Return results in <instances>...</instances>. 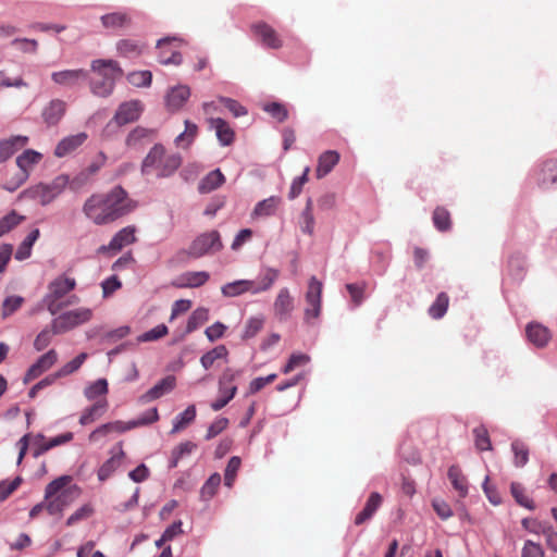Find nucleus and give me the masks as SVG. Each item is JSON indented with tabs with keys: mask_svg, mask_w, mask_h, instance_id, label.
<instances>
[{
	"mask_svg": "<svg viewBox=\"0 0 557 557\" xmlns=\"http://www.w3.org/2000/svg\"><path fill=\"white\" fill-rule=\"evenodd\" d=\"M136 203L121 186L92 194L83 205L85 216L96 225H107L132 212Z\"/></svg>",
	"mask_w": 557,
	"mask_h": 557,
	"instance_id": "obj_1",
	"label": "nucleus"
},
{
	"mask_svg": "<svg viewBox=\"0 0 557 557\" xmlns=\"http://www.w3.org/2000/svg\"><path fill=\"white\" fill-rule=\"evenodd\" d=\"M94 77L90 90L95 96L108 97L112 94L115 83L123 76V70L114 60L98 59L90 64Z\"/></svg>",
	"mask_w": 557,
	"mask_h": 557,
	"instance_id": "obj_2",
	"label": "nucleus"
},
{
	"mask_svg": "<svg viewBox=\"0 0 557 557\" xmlns=\"http://www.w3.org/2000/svg\"><path fill=\"white\" fill-rule=\"evenodd\" d=\"M75 287L76 280L65 274H61L52 280L48 284V292L44 297V304L47 310L52 315H55L65 307L78 304L79 298L76 295H70L65 300H63V298L74 290Z\"/></svg>",
	"mask_w": 557,
	"mask_h": 557,
	"instance_id": "obj_3",
	"label": "nucleus"
},
{
	"mask_svg": "<svg viewBox=\"0 0 557 557\" xmlns=\"http://www.w3.org/2000/svg\"><path fill=\"white\" fill-rule=\"evenodd\" d=\"M70 482L71 476L63 475L47 485L45 491L46 510L50 515L62 513L79 496V488L77 486L66 488Z\"/></svg>",
	"mask_w": 557,
	"mask_h": 557,
	"instance_id": "obj_4",
	"label": "nucleus"
},
{
	"mask_svg": "<svg viewBox=\"0 0 557 557\" xmlns=\"http://www.w3.org/2000/svg\"><path fill=\"white\" fill-rule=\"evenodd\" d=\"M182 158L178 153H166L161 144H156L141 164L144 174L156 173L158 177H168L181 166Z\"/></svg>",
	"mask_w": 557,
	"mask_h": 557,
	"instance_id": "obj_5",
	"label": "nucleus"
},
{
	"mask_svg": "<svg viewBox=\"0 0 557 557\" xmlns=\"http://www.w3.org/2000/svg\"><path fill=\"white\" fill-rule=\"evenodd\" d=\"M240 373V370H234L232 368L224 369L218 381L219 397L211 403V409L213 411L223 409L235 397L237 393L235 382Z\"/></svg>",
	"mask_w": 557,
	"mask_h": 557,
	"instance_id": "obj_6",
	"label": "nucleus"
},
{
	"mask_svg": "<svg viewBox=\"0 0 557 557\" xmlns=\"http://www.w3.org/2000/svg\"><path fill=\"white\" fill-rule=\"evenodd\" d=\"M92 317L89 308H78L60 314L52 322L53 334L65 333L78 325L88 322Z\"/></svg>",
	"mask_w": 557,
	"mask_h": 557,
	"instance_id": "obj_7",
	"label": "nucleus"
},
{
	"mask_svg": "<svg viewBox=\"0 0 557 557\" xmlns=\"http://www.w3.org/2000/svg\"><path fill=\"white\" fill-rule=\"evenodd\" d=\"M322 290V282H320L315 276H311L308 283V289L305 295L307 307L305 309L304 315L307 323L318 319L321 314Z\"/></svg>",
	"mask_w": 557,
	"mask_h": 557,
	"instance_id": "obj_8",
	"label": "nucleus"
},
{
	"mask_svg": "<svg viewBox=\"0 0 557 557\" xmlns=\"http://www.w3.org/2000/svg\"><path fill=\"white\" fill-rule=\"evenodd\" d=\"M223 244L218 231H211L197 236L188 247V255L193 258H200L208 253L220 251Z\"/></svg>",
	"mask_w": 557,
	"mask_h": 557,
	"instance_id": "obj_9",
	"label": "nucleus"
},
{
	"mask_svg": "<svg viewBox=\"0 0 557 557\" xmlns=\"http://www.w3.org/2000/svg\"><path fill=\"white\" fill-rule=\"evenodd\" d=\"M41 158L42 156L33 149H27L21 156H18L16 159V164L20 169V172L16 174L14 180L7 183L5 188L10 191L17 189L28 178L29 171L34 165L39 163Z\"/></svg>",
	"mask_w": 557,
	"mask_h": 557,
	"instance_id": "obj_10",
	"label": "nucleus"
},
{
	"mask_svg": "<svg viewBox=\"0 0 557 557\" xmlns=\"http://www.w3.org/2000/svg\"><path fill=\"white\" fill-rule=\"evenodd\" d=\"M181 40L177 37H165L159 39L157 48L159 49V62L164 65H178L182 63V54L178 52Z\"/></svg>",
	"mask_w": 557,
	"mask_h": 557,
	"instance_id": "obj_11",
	"label": "nucleus"
},
{
	"mask_svg": "<svg viewBox=\"0 0 557 557\" xmlns=\"http://www.w3.org/2000/svg\"><path fill=\"white\" fill-rule=\"evenodd\" d=\"M295 309L294 298L287 287L278 290L273 302V314L278 321H287Z\"/></svg>",
	"mask_w": 557,
	"mask_h": 557,
	"instance_id": "obj_12",
	"label": "nucleus"
},
{
	"mask_svg": "<svg viewBox=\"0 0 557 557\" xmlns=\"http://www.w3.org/2000/svg\"><path fill=\"white\" fill-rule=\"evenodd\" d=\"M280 276V271L273 268H265L258 280H247V293L252 295L268 292L272 288Z\"/></svg>",
	"mask_w": 557,
	"mask_h": 557,
	"instance_id": "obj_13",
	"label": "nucleus"
},
{
	"mask_svg": "<svg viewBox=\"0 0 557 557\" xmlns=\"http://www.w3.org/2000/svg\"><path fill=\"white\" fill-rule=\"evenodd\" d=\"M251 32L263 46L270 49H280L283 46V41L276 30L264 22L252 24Z\"/></svg>",
	"mask_w": 557,
	"mask_h": 557,
	"instance_id": "obj_14",
	"label": "nucleus"
},
{
	"mask_svg": "<svg viewBox=\"0 0 557 557\" xmlns=\"http://www.w3.org/2000/svg\"><path fill=\"white\" fill-rule=\"evenodd\" d=\"M65 181L58 177L51 184H39L33 189L34 197L42 205L46 206L53 201L63 190Z\"/></svg>",
	"mask_w": 557,
	"mask_h": 557,
	"instance_id": "obj_15",
	"label": "nucleus"
},
{
	"mask_svg": "<svg viewBox=\"0 0 557 557\" xmlns=\"http://www.w3.org/2000/svg\"><path fill=\"white\" fill-rule=\"evenodd\" d=\"M58 360V354L54 349H50L42 356L38 358V360L30 366V368L27 370L23 382L25 384H28L33 380L40 376L44 372L48 371Z\"/></svg>",
	"mask_w": 557,
	"mask_h": 557,
	"instance_id": "obj_16",
	"label": "nucleus"
},
{
	"mask_svg": "<svg viewBox=\"0 0 557 557\" xmlns=\"http://www.w3.org/2000/svg\"><path fill=\"white\" fill-rule=\"evenodd\" d=\"M143 104L139 100L123 102L114 114V121L119 125H125L135 122L140 116Z\"/></svg>",
	"mask_w": 557,
	"mask_h": 557,
	"instance_id": "obj_17",
	"label": "nucleus"
},
{
	"mask_svg": "<svg viewBox=\"0 0 557 557\" xmlns=\"http://www.w3.org/2000/svg\"><path fill=\"white\" fill-rule=\"evenodd\" d=\"M210 278L206 271H188L182 273L172 281V286L176 288H197L205 285Z\"/></svg>",
	"mask_w": 557,
	"mask_h": 557,
	"instance_id": "obj_18",
	"label": "nucleus"
},
{
	"mask_svg": "<svg viewBox=\"0 0 557 557\" xmlns=\"http://www.w3.org/2000/svg\"><path fill=\"white\" fill-rule=\"evenodd\" d=\"M66 102L61 99L50 100L41 111V117L47 126L57 125L66 112Z\"/></svg>",
	"mask_w": 557,
	"mask_h": 557,
	"instance_id": "obj_19",
	"label": "nucleus"
},
{
	"mask_svg": "<svg viewBox=\"0 0 557 557\" xmlns=\"http://www.w3.org/2000/svg\"><path fill=\"white\" fill-rule=\"evenodd\" d=\"M176 386V379L174 375H168L159 381L154 386L148 389L144 395L140 396L139 401L143 404L162 397L164 394L172 392Z\"/></svg>",
	"mask_w": 557,
	"mask_h": 557,
	"instance_id": "obj_20",
	"label": "nucleus"
},
{
	"mask_svg": "<svg viewBox=\"0 0 557 557\" xmlns=\"http://www.w3.org/2000/svg\"><path fill=\"white\" fill-rule=\"evenodd\" d=\"M207 122L210 129H214L222 146H230L234 143L235 132L226 121L220 117H209Z\"/></svg>",
	"mask_w": 557,
	"mask_h": 557,
	"instance_id": "obj_21",
	"label": "nucleus"
},
{
	"mask_svg": "<svg viewBox=\"0 0 557 557\" xmlns=\"http://www.w3.org/2000/svg\"><path fill=\"white\" fill-rule=\"evenodd\" d=\"M73 436L72 432H66L47 441L44 435L38 434L35 437L36 448L33 455L37 458L53 447L71 442Z\"/></svg>",
	"mask_w": 557,
	"mask_h": 557,
	"instance_id": "obj_22",
	"label": "nucleus"
},
{
	"mask_svg": "<svg viewBox=\"0 0 557 557\" xmlns=\"http://www.w3.org/2000/svg\"><path fill=\"white\" fill-rule=\"evenodd\" d=\"M525 335L539 348L545 347L552 338L550 331L539 322H530L525 327Z\"/></svg>",
	"mask_w": 557,
	"mask_h": 557,
	"instance_id": "obj_23",
	"label": "nucleus"
},
{
	"mask_svg": "<svg viewBox=\"0 0 557 557\" xmlns=\"http://www.w3.org/2000/svg\"><path fill=\"white\" fill-rule=\"evenodd\" d=\"M88 77V72L78 69V70H64L60 72H53L51 74L52 81L64 87H74L76 86L81 81H86Z\"/></svg>",
	"mask_w": 557,
	"mask_h": 557,
	"instance_id": "obj_24",
	"label": "nucleus"
},
{
	"mask_svg": "<svg viewBox=\"0 0 557 557\" xmlns=\"http://www.w3.org/2000/svg\"><path fill=\"white\" fill-rule=\"evenodd\" d=\"M135 227L126 226L119 231L110 240L108 246H101L99 251L113 250L120 251L123 247L133 244L136 240Z\"/></svg>",
	"mask_w": 557,
	"mask_h": 557,
	"instance_id": "obj_25",
	"label": "nucleus"
},
{
	"mask_svg": "<svg viewBox=\"0 0 557 557\" xmlns=\"http://www.w3.org/2000/svg\"><path fill=\"white\" fill-rule=\"evenodd\" d=\"M28 137L15 135L8 139L0 140V163L9 160L16 151L28 144Z\"/></svg>",
	"mask_w": 557,
	"mask_h": 557,
	"instance_id": "obj_26",
	"label": "nucleus"
},
{
	"mask_svg": "<svg viewBox=\"0 0 557 557\" xmlns=\"http://www.w3.org/2000/svg\"><path fill=\"white\" fill-rule=\"evenodd\" d=\"M383 497L377 492H372L367 499L363 509L355 517V524L361 525L369 521L381 507Z\"/></svg>",
	"mask_w": 557,
	"mask_h": 557,
	"instance_id": "obj_27",
	"label": "nucleus"
},
{
	"mask_svg": "<svg viewBox=\"0 0 557 557\" xmlns=\"http://www.w3.org/2000/svg\"><path fill=\"white\" fill-rule=\"evenodd\" d=\"M88 138L85 132L63 138L55 147L54 154L59 158L65 157L81 147Z\"/></svg>",
	"mask_w": 557,
	"mask_h": 557,
	"instance_id": "obj_28",
	"label": "nucleus"
},
{
	"mask_svg": "<svg viewBox=\"0 0 557 557\" xmlns=\"http://www.w3.org/2000/svg\"><path fill=\"white\" fill-rule=\"evenodd\" d=\"M341 156L335 150H326L320 154L315 174L318 178L327 175L334 166L339 162Z\"/></svg>",
	"mask_w": 557,
	"mask_h": 557,
	"instance_id": "obj_29",
	"label": "nucleus"
},
{
	"mask_svg": "<svg viewBox=\"0 0 557 557\" xmlns=\"http://www.w3.org/2000/svg\"><path fill=\"white\" fill-rule=\"evenodd\" d=\"M447 476L459 497L465 498L468 495L469 483L461 469L456 465L449 467Z\"/></svg>",
	"mask_w": 557,
	"mask_h": 557,
	"instance_id": "obj_30",
	"label": "nucleus"
},
{
	"mask_svg": "<svg viewBox=\"0 0 557 557\" xmlns=\"http://www.w3.org/2000/svg\"><path fill=\"white\" fill-rule=\"evenodd\" d=\"M190 96V90L187 86L181 85L170 90L166 96V106L170 110L176 111L181 109Z\"/></svg>",
	"mask_w": 557,
	"mask_h": 557,
	"instance_id": "obj_31",
	"label": "nucleus"
},
{
	"mask_svg": "<svg viewBox=\"0 0 557 557\" xmlns=\"http://www.w3.org/2000/svg\"><path fill=\"white\" fill-rule=\"evenodd\" d=\"M101 23L104 28L119 29L128 27L132 18L126 12H112L101 16Z\"/></svg>",
	"mask_w": 557,
	"mask_h": 557,
	"instance_id": "obj_32",
	"label": "nucleus"
},
{
	"mask_svg": "<svg viewBox=\"0 0 557 557\" xmlns=\"http://www.w3.org/2000/svg\"><path fill=\"white\" fill-rule=\"evenodd\" d=\"M539 183L543 188H549L557 184V160H548L543 163L539 174Z\"/></svg>",
	"mask_w": 557,
	"mask_h": 557,
	"instance_id": "obj_33",
	"label": "nucleus"
},
{
	"mask_svg": "<svg viewBox=\"0 0 557 557\" xmlns=\"http://www.w3.org/2000/svg\"><path fill=\"white\" fill-rule=\"evenodd\" d=\"M508 273L515 280H522L527 271V257L521 252H513L508 259Z\"/></svg>",
	"mask_w": 557,
	"mask_h": 557,
	"instance_id": "obj_34",
	"label": "nucleus"
},
{
	"mask_svg": "<svg viewBox=\"0 0 557 557\" xmlns=\"http://www.w3.org/2000/svg\"><path fill=\"white\" fill-rule=\"evenodd\" d=\"M228 350L225 345H218L211 350L203 354L200 358V364L205 370H209L214 367L219 360L227 361Z\"/></svg>",
	"mask_w": 557,
	"mask_h": 557,
	"instance_id": "obj_35",
	"label": "nucleus"
},
{
	"mask_svg": "<svg viewBox=\"0 0 557 557\" xmlns=\"http://www.w3.org/2000/svg\"><path fill=\"white\" fill-rule=\"evenodd\" d=\"M145 49V45L133 39H121L116 42V50L121 57L137 58Z\"/></svg>",
	"mask_w": 557,
	"mask_h": 557,
	"instance_id": "obj_36",
	"label": "nucleus"
},
{
	"mask_svg": "<svg viewBox=\"0 0 557 557\" xmlns=\"http://www.w3.org/2000/svg\"><path fill=\"white\" fill-rule=\"evenodd\" d=\"M196 406L189 405L182 413L177 414L173 420V426L171 430V434H176L183 430H185L190 423H193L196 419Z\"/></svg>",
	"mask_w": 557,
	"mask_h": 557,
	"instance_id": "obj_37",
	"label": "nucleus"
},
{
	"mask_svg": "<svg viewBox=\"0 0 557 557\" xmlns=\"http://www.w3.org/2000/svg\"><path fill=\"white\" fill-rule=\"evenodd\" d=\"M108 408L107 399H101L96 401L92 406L86 408L79 418V423L82 425H87L92 423L98 418H100Z\"/></svg>",
	"mask_w": 557,
	"mask_h": 557,
	"instance_id": "obj_38",
	"label": "nucleus"
},
{
	"mask_svg": "<svg viewBox=\"0 0 557 557\" xmlns=\"http://www.w3.org/2000/svg\"><path fill=\"white\" fill-rule=\"evenodd\" d=\"M196 448L197 445L191 441L180 443L171 451V457L169 459V468H176L180 460L190 455Z\"/></svg>",
	"mask_w": 557,
	"mask_h": 557,
	"instance_id": "obj_39",
	"label": "nucleus"
},
{
	"mask_svg": "<svg viewBox=\"0 0 557 557\" xmlns=\"http://www.w3.org/2000/svg\"><path fill=\"white\" fill-rule=\"evenodd\" d=\"M224 181L225 177L222 172L219 169L213 170L201 180L198 187L199 191L202 194L210 193L219 188L224 183Z\"/></svg>",
	"mask_w": 557,
	"mask_h": 557,
	"instance_id": "obj_40",
	"label": "nucleus"
},
{
	"mask_svg": "<svg viewBox=\"0 0 557 557\" xmlns=\"http://www.w3.org/2000/svg\"><path fill=\"white\" fill-rule=\"evenodd\" d=\"M280 203H281V198L276 197V196H271L268 199L259 201L252 211V216H255V218L270 216V215L274 214V212Z\"/></svg>",
	"mask_w": 557,
	"mask_h": 557,
	"instance_id": "obj_41",
	"label": "nucleus"
},
{
	"mask_svg": "<svg viewBox=\"0 0 557 557\" xmlns=\"http://www.w3.org/2000/svg\"><path fill=\"white\" fill-rule=\"evenodd\" d=\"M124 451L120 449L117 454H114L109 458L98 470V479L100 481L108 480L115 470L121 466Z\"/></svg>",
	"mask_w": 557,
	"mask_h": 557,
	"instance_id": "obj_42",
	"label": "nucleus"
},
{
	"mask_svg": "<svg viewBox=\"0 0 557 557\" xmlns=\"http://www.w3.org/2000/svg\"><path fill=\"white\" fill-rule=\"evenodd\" d=\"M432 221L435 228L440 232H448L451 228V216L449 211L444 207H436L432 214Z\"/></svg>",
	"mask_w": 557,
	"mask_h": 557,
	"instance_id": "obj_43",
	"label": "nucleus"
},
{
	"mask_svg": "<svg viewBox=\"0 0 557 557\" xmlns=\"http://www.w3.org/2000/svg\"><path fill=\"white\" fill-rule=\"evenodd\" d=\"M449 306V297L446 293H440L429 308L431 318L438 320L445 315Z\"/></svg>",
	"mask_w": 557,
	"mask_h": 557,
	"instance_id": "obj_44",
	"label": "nucleus"
},
{
	"mask_svg": "<svg viewBox=\"0 0 557 557\" xmlns=\"http://www.w3.org/2000/svg\"><path fill=\"white\" fill-rule=\"evenodd\" d=\"M39 235H40V233H39L38 228L33 230L18 246V248L15 252V259H17V260L27 259L30 256L33 245L38 239Z\"/></svg>",
	"mask_w": 557,
	"mask_h": 557,
	"instance_id": "obj_45",
	"label": "nucleus"
},
{
	"mask_svg": "<svg viewBox=\"0 0 557 557\" xmlns=\"http://www.w3.org/2000/svg\"><path fill=\"white\" fill-rule=\"evenodd\" d=\"M313 201L311 198L307 199L306 207L300 215V228L304 233L312 235L314 232V216L312 212Z\"/></svg>",
	"mask_w": 557,
	"mask_h": 557,
	"instance_id": "obj_46",
	"label": "nucleus"
},
{
	"mask_svg": "<svg viewBox=\"0 0 557 557\" xmlns=\"http://www.w3.org/2000/svg\"><path fill=\"white\" fill-rule=\"evenodd\" d=\"M264 325V318L261 315L249 318L244 326L242 338L244 341L253 338Z\"/></svg>",
	"mask_w": 557,
	"mask_h": 557,
	"instance_id": "obj_47",
	"label": "nucleus"
},
{
	"mask_svg": "<svg viewBox=\"0 0 557 557\" xmlns=\"http://www.w3.org/2000/svg\"><path fill=\"white\" fill-rule=\"evenodd\" d=\"M107 157L103 152H99L95 160L79 173L76 177L81 183H85L89 177L94 176L106 163Z\"/></svg>",
	"mask_w": 557,
	"mask_h": 557,
	"instance_id": "obj_48",
	"label": "nucleus"
},
{
	"mask_svg": "<svg viewBox=\"0 0 557 557\" xmlns=\"http://www.w3.org/2000/svg\"><path fill=\"white\" fill-rule=\"evenodd\" d=\"M209 319V310L206 308H197L193 311L190 317L188 318L186 325V333H191L196 331L200 325L207 322Z\"/></svg>",
	"mask_w": 557,
	"mask_h": 557,
	"instance_id": "obj_49",
	"label": "nucleus"
},
{
	"mask_svg": "<svg viewBox=\"0 0 557 557\" xmlns=\"http://www.w3.org/2000/svg\"><path fill=\"white\" fill-rule=\"evenodd\" d=\"M198 134V126L186 120L185 131L175 138V144L182 147H189Z\"/></svg>",
	"mask_w": 557,
	"mask_h": 557,
	"instance_id": "obj_50",
	"label": "nucleus"
},
{
	"mask_svg": "<svg viewBox=\"0 0 557 557\" xmlns=\"http://www.w3.org/2000/svg\"><path fill=\"white\" fill-rule=\"evenodd\" d=\"M510 492L516 502L530 510L535 508L534 502L525 495V490L521 483L512 482L510 485Z\"/></svg>",
	"mask_w": 557,
	"mask_h": 557,
	"instance_id": "obj_51",
	"label": "nucleus"
},
{
	"mask_svg": "<svg viewBox=\"0 0 557 557\" xmlns=\"http://www.w3.org/2000/svg\"><path fill=\"white\" fill-rule=\"evenodd\" d=\"M108 381L106 379H98L85 388L84 395L88 400H94L99 396L108 394Z\"/></svg>",
	"mask_w": 557,
	"mask_h": 557,
	"instance_id": "obj_52",
	"label": "nucleus"
},
{
	"mask_svg": "<svg viewBox=\"0 0 557 557\" xmlns=\"http://www.w3.org/2000/svg\"><path fill=\"white\" fill-rule=\"evenodd\" d=\"M248 285L247 280H237L231 283H227L221 287V293L224 297H238L243 294H246V286Z\"/></svg>",
	"mask_w": 557,
	"mask_h": 557,
	"instance_id": "obj_53",
	"label": "nucleus"
},
{
	"mask_svg": "<svg viewBox=\"0 0 557 557\" xmlns=\"http://www.w3.org/2000/svg\"><path fill=\"white\" fill-rule=\"evenodd\" d=\"M511 450L515 455V459H513V462H515V466L516 467H523L527 465V462L529 461V448L528 446L517 440V441H513L512 444H511Z\"/></svg>",
	"mask_w": 557,
	"mask_h": 557,
	"instance_id": "obj_54",
	"label": "nucleus"
},
{
	"mask_svg": "<svg viewBox=\"0 0 557 557\" xmlns=\"http://www.w3.org/2000/svg\"><path fill=\"white\" fill-rule=\"evenodd\" d=\"M220 484H221V475L219 473L211 474L200 490L201 498L203 500H208V499L212 498L215 495Z\"/></svg>",
	"mask_w": 557,
	"mask_h": 557,
	"instance_id": "obj_55",
	"label": "nucleus"
},
{
	"mask_svg": "<svg viewBox=\"0 0 557 557\" xmlns=\"http://www.w3.org/2000/svg\"><path fill=\"white\" fill-rule=\"evenodd\" d=\"M240 465H242V460L239 457L234 456L228 460L227 466L225 468V472H224V484L227 487L233 486L236 475H237V472L240 468Z\"/></svg>",
	"mask_w": 557,
	"mask_h": 557,
	"instance_id": "obj_56",
	"label": "nucleus"
},
{
	"mask_svg": "<svg viewBox=\"0 0 557 557\" xmlns=\"http://www.w3.org/2000/svg\"><path fill=\"white\" fill-rule=\"evenodd\" d=\"M87 359L86 352H81L73 360L65 363L61 369L57 371V376H67L77 371Z\"/></svg>",
	"mask_w": 557,
	"mask_h": 557,
	"instance_id": "obj_57",
	"label": "nucleus"
},
{
	"mask_svg": "<svg viewBox=\"0 0 557 557\" xmlns=\"http://www.w3.org/2000/svg\"><path fill=\"white\" fill-rule=\"evenodd\" d=\"M473 434H474L475 447L479 450L484 451V450L492 449V444H491V440L488 436V432L483 425L476 426L473 430Z\"/></svg>",
	"mask_w": 557,
	"mask_h": 557,
	"instance_id": "obj_58",
	"label": "nucleus"
},
{
	"mask_svg": "<svg viewBox=\"0 0 557 557\" xmlns=\"http://www.w3.org/2000/svg\"><path fill=\"white\" fill-rule=\"evenodd\" d=\"M129 84L136 87H148L152 82V74L150 71H136L127 76Z\"/></svg>",
	"mask_w": 557,
	"mask_h": 557,
	"instance_id": "obj_59",
	"label": "nucleus"
},
{
	"mask_svg": "<svg viewBox=\"0 0 557 557\" xmlns=\"http://www.w3.org/2000/svg\"><path fill=\"white\" fill-rule=\"evenodd\" d=\"M309 172H310V168L306 166L305 170H304V173L300 176L295 177L293 180L292 185H290V189H289V193H288V198L289 199L293 200V199L297 198L301 194L304 185L309 180L308 178Z\"/></svg>",
	"mask_w": 557,
	"mask_h": 557,
	"instance_id": "obj_60",
	"label": "nucleus"
},
{
	"mask_svg": "<svg viewBox=\"0 0 557 557\" xmlns=\"http://www.w3.org/2000/svg\"><path fill=\"white\" fill-rule=\"evenodd\" d=\"M23 216L18 215L15 211L10 212L0 220V236L9 233L15 226H17L22 221Z\"/></svg>",
	"mask_w": 557,
	"mask_h": 557,
	"instance_id": "obj_61",
	"label": "nucleus"
},
{
	"mask_svg": "<svg viewBox=\"0 0 557 557\" xmlns=\"http://www.w3.org/2000/svg\"><path fill=\"white\" fill-rule=\"evenodd\" d=\"M24 302V298L21 296L7 297L2 304L1 314L2 318H8L21 308Z\"/></svg>",
	"mask_w": 557,
	"mask_h": 557,
	"instance_id": "obj_62",
	"label": "nucleus"
},
{
	"mask_svg": "<svg viewBox=\"0 0 557 557\" xmlns=\"http://www.w3.org/2000/svg\"><path fill=\"white\" fill-rule=\"evenodd\" d=\"M263 110L278 122H284L288 117V110L280 102L268 103L263 107Z\"/></svg>",
	"mask_w": 557,
	"mask_h": 557,
	"instance_id": "obj_63",
	"label": "nucleus"
},
{
	"mask_svg": "<svg viewBox=\"0 0 557 557\" xmlns=\"http://www.w3.org/2000/svg\"><path fill=\"white\" fill-rule=\"evenodd\" d=\"M521 557H545V552L541 544L527 540L521 550Z\"/></svg>",
	"mask_w": 557,
	"mask_h": 557,
	"instance_id": "obj_64",
	"label": "nucleus"
}]
</instances>
